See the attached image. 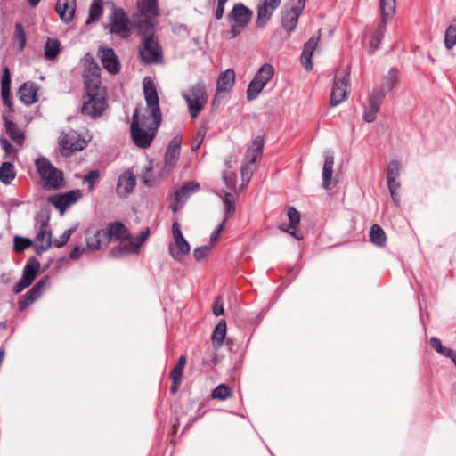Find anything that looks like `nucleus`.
<instances>
[{
  "mask_svg": "<svg viewBox=\"0 0 456 456\" xmlns=\"http://www.w3.org/2000/svg\"><path fill=\"white\" fill-rule=\"evenodd\" d=\"M149 236V230L140 232L137 237H131L126 227L119 222L110 224L106 228L98 229L91 227L86 233L88 252H93L105 248L112 240L118 244L110 249L112 257L118 258L125 256L138 253L140 248Z\"/></svg>",
  "mask_w": 456,
  "mask_h": 456,
  "instance_id": "obj_1",
  "label": "nucleus"
},
{
  "mask_svg": "<svg viewBox=\"0 0 456 456\" xmlns=\"http://www.w3.org/2000/svg\"><path fill=\"white\" fill-rule=\"evenodd\" d=\"M142 86L146 106L135 110L131 123V136L135 145L147 148L161 123V112L157 89L151 77H144Z\"/></svg>",
  "mask_w": 456,
  "mask_h": 456,
  "instance_id": "obj_2",
  "label": "nucleus"
},
{
  "mask_svg": "<svg viewBox=\"0 0 456 456\" xmlns=\"http://www.w3.org/2000/svg\"><path fill=\"white\" fill-rule=\"evenodd\" d=\"M84 73L86 94L82 106V113L92 117H100L106 109V92L101 86L100 69L93 61Z\"/></svg>",
  "mask_w": 456,
  "mask_h": 456,
  "instance_id": "obj_3",
  "label": "nucleus"
},
{
  "mask_svg": "<svg viewBox=\"0 0 456 456\" xmlns=\"http://www.w3.org/2000/svg\"><path fill=\"white\" fill-rule=\"evenodd\" d=\"M145 29L140 26V32L142 34V45L140 49L142 61L147 64L162 61V50L159 43L153 37V23L145 21Z\"/></svg>",
  "mask_w": 456,
  "mask_h": 456,
  "instance_id": "obj_4",
  "label": "nucleus"
},
{
  "mask_svg": "<svg viewBox=\"0 0 456 456\" xmlns=\"http://www.w3.org/2000/svg\"><path fill=\"white\" fill-rule=\"evenodd\" d=\"M190 115L192 119H195L199 113L203 110L208 102V94L205 86L202 84H195L190 86L186 91L182 93Z\"/></svg>",
  "mask_w": 456,
  "mask_h": 456,
  "instance_id": "obj_5",
  "label": "nucleus"
},
{
  "mask_svg": "<svg viewBox=\"0 0 456 456\" xmlns=\"http://www.w3.org/2000/svg\"><path fill=\"white\" fill-rule=\"evenodd\" d=\"M36 167L44 182V187L48 189H59L62 186V172L55 168L47 159H37L36 160Z\"/></svg>",
  "mask_w": 456,
  "mask_h": 456,
  "instance_id": "obj_6",
  "label": "nucleus"
},
{
  "mask_svg": "<svg viewBox=\"0 0 456 456\" xmlns=\"http://www.w3.org/2000/svg\"><path fill=\"white\" fill-rule=\"evenodd\" d=\"M264 148V139L257 136L248 147L244 160L241 165L242 181L247 183L251 179L255 172V163L261 157Z\"/></svg>",
  "mask_w": 456,
  "mask_h": 456,
  "instance_id": "obj_7",
  "label": "nucleus"
},
{
  "mask_svg": "<svg viewBox=\"0 0 456 456\" xmlns=\"http://www.w3.org/2000/svg\"><path fill=\"white\" fill-rule=\"evenodd\" d=\"M349 72L347 69L336 71L330 92V105L335 107L344 102L349 94Z\"/></svg>",
  "mask_w": 456,
  "mask_h": 456,
  "instance_id": "obj_8",
  "label": "nucleus"
},
{
  "mask_svg": "<svg viewBox=\"0 0 456 456\" xmlns=\"http://www.w3.org/2000/svg\"><path fill=\"white\" fill-rule=\"evenodd\" d=\"M305 6V0H290L281 11V26L289 33L294 31Z\"/></svg>",
  "mask_w": 456,
  "mask_h": 456,
  "instance_id": "obj_9",
  "label": "nucleus"
},
{
  "mask_svg": "<svg viewBox=\"0 0 456 456\" xmlns=\"http://www.w3.org/2000/svg\"><path fill=\"white\" fill-rule=\"evenodd\" d=\"M273 72L274 70L271 64L265 63L261 66L248 87L247 97L249 101L255 100L258 96L273 77Z\"/></svg>",
  "mask_w": 456,
  "mask_h": 456,
  "instance_id": "obj_10",
  "label": "nucleus"
},
{
  "mask_svg": "<svg viewBox=\"0 0 456 456\" xmlns=\"http://www.w3.org/2000/svg\"><path fill=\"white\" fill-rule=\"evenodd\" d=\"M174 242L169 245L170 255L177 261H181L191 249L190 244L182 234L181 225L175 222L172 225Z\"/></svg>",
  "mask_w": 456,
  "mask_h": 456,
  "instance_id": "obj_11",
  "label": "nucleus"
},
{
  "mask_svg": "<svg viewBox=\"0 0 456 456\" xmlns=\"http://www.w3.org/2000/svg\"><path fill=\"white\" fill-rule=\"evenodd\" d=\"M59 144L62 155L69 156L76 151L83 150L86 146L87 141L76 131L71 130L60 136Z\"/></svg>",
  "mask_w": 456,
  "mask_h": 456,
  "instance_id": "obj_12",
  "label": "nucleus"
},
{
  "mask_svg": "<svg viewBox=\"0 0 456 456\" xmlns=\"http://www.w3.org/2000/svg\"><path fill=\"white\" fill-rule=\"evenodd\" d=\"M281 0H259L257 5L256 25L260 28L266 27L273 12L281 5Z\"/></svg>",
  "mask_w": 456,
  "mask_h": 456,
  "instance_id": "obj_13",
  "label": "nucleus"
},
{
  "mask_svg": "<svg viewBox=\"0 0 456 456\" xmlns=\"http://www.w3.org/2000/svg\"><path fill=\"white\" fill-rule=\"evenodd\" d=\"M128 18L121 9H114L110 15V32L126 38L129 35Z\"/></svg>",
  "mask_w": 456,
  "mask_h": 456,
  "instance_id": "obj_14",
  "label": "nucleus"
},
{
  "mask_svg": "<svg viewBox=\"0 0 456 456\" xmlns=\"http://www.w3.org/2000/svg\"><path fill=\"white\" fill-rule=\"evenodd\" d=\"M137 8L140 12V16L136 20L138 28L140 29L142 25L143 29H145V21L152 22L151 19L159 15L157 2L156 0H138Z\"/></svg>",
  "mask_w": 456,
  "mask_h": 456,
  "instance_id": "obj_15",
  "label": "nucleus"
},
{
  "mask_svg": "<svg viewBox=\"0 0 456 456\" xmlns=\"http://www.w3.org/2000/svg\"><path fill=\"white\" fill-rule=\"evenodd\" d=\"M386 95V92L382 90H373L369 97L368 105L363 112V120L371 123L376 119L377 113L379 110L382 100Z\"/></svg>",
  "mask_w": 456,
  "mask_h": 456,
  "instance_id": "obj_16",
  "label": "nucleus"
},
{
  "mask_svg": "<svg viewBox=\"0 0 456 456\" xmlns=\"http://www.w3.org/2000/svg\"><path fill=\"white\" fill-rule=\"evenodd\" d=\"M253 12L243 4H236L232 12L228 14L230 23H236L247 27L250 22Z\"/></svg>",
  "mask_w": 456,
  "mask_h": 456,
  "instance_id": "obj_17",
  "label": "nucleus"
},
{
  "mask_svg": "<svg viewBox=\"0 0 456 456\" xmlns=\"http://www.w3.org/2000/svg\"><path fill=\"white\" fill-rule=\"evenodd\" d=\"M99 57L102 66L111 74H116L120 69V63L117 55L111 48L101 47L99 50Z\"/></svg>",
  "mask_w": 456,
  "mask_h": 456,
  "instance_id": "obj_18",
  "label": "nucleus"
},
{
  "mask_svg": "<svg viewBox=\"0 0 456 456\" xmlns=\"http://www.w3.org/2000/svg\"><path fill=\"white\" fill-rule=\"evenodd\" d=\"M181 144L182 137L175 136L167 146L165 156V167L168 170H170L179 159Z\"/></svg>",
  "mask_w": 456,
  "mask_h": 456,
  "instance_id": "obj_19",
  "label": "nucleus"
},
{
  "mask_svg": "<svg viewBox=\"0 0 456 456\" xmlns=\"http://www.w3.org/2000/svg\"><path fill=\"white\" fill-rule=\"evenodd\" d=\"M135 184V175L130 171H126L118 178L117 192L120 197L126 198L133 191Z\"/></svg>",
  "mask_w": 456,
  "mask_h": 456,
  "instance_id": "obj_20",
  "label": "nucleus"
},
{
  "mask_svg": "<svg viewBox=\"0 0 456 456\" xmlns=\"http://www.w3.org/2000/svg\"><path fill=\"white\" fill-rule=\"evenodd\" d=\"M76 8V0H58L55 6L60 19L64 23H69L73 20Z\"/></svg>",
  "mask_w": 456,
  "mask_h": 456,
  "instance_id": "obj_21",
  "label": "nucleus"
},
{
  "mask_svg": "<svg viewBox=\"0 0 456 456\" xmlns=\"http://www.w3.org/2000/svg\"><path fill=\"white\" fill-rule=\"evenodd\" d=\"M234 81L235 73L233 69H228L225 71L222 72L217 79L216 97H218L222 94L230 91L234 86Z\"/></svg>",
  "mask_w": 456,
  "mask_h": 456,
  "instance_id": "obj_22",
  "label": "nucleus"
},
{
  "mask_svg": "<svg viewBox=\"0 0 456 456\" xmlns=\"http://www.w3.org/2000/svg\"><path fill=\"white\" fill-rule=\"evenodd\" d=\"M320 39V31L316 36H313L305 44L302 54H301V61L302 65L306 70H311L313 69V64L311 61V57L313 53L319 42Z\"/></svg>",
  "mask_w": 456,
  "mask_h": 456,
  "instance_id": "obj_23",
  "label": "nucleus"
},
{
  "mask_svg": "<svg viewBox=\"0 0 456 456\" xmlns=\"http://www.w3.org/2000/svg\"><path fill=\"white\" fill-rule=\"evenodd\" d=\"M37 273V266L29 265L24 269L21 279L13 286V292L20 293L24 289L28 287L35 280Z\"/></svg>",
  "mask_w": 456,
  "mask_h": 456,
  "instance_id": "obj_24",
  "label": "nucleus"
},
{
  "mask_svg": "<svg viewBox=\"0 0 456 456\" xmlns=\"http://www.w3.org/2000/svg\"><path fill=\"white\" fill-rule=\"evenodd\" d=\"M334 159L331 155H326L322 167V186L329 190L336 185V181L332 180Z\"/></svg>",
  "mask_w": 456,
  "mask_h": 456,
  "instance_id": "obj_25",
  "label": "nucleus"
},
{
  "mask_svg": "<svg viewBox=\"0 0 456 456\" xmlns=\"http://www.w3.org/2000/svg\"><path fill=\"white\" fill-rule=\"evenodd\" d=\"M20 100L27 105L37 102V89L33 85L23 84L19 90Z\"/></svg>",
  "mask_w": 456,
  "mask_h": 456,
  "instance_id": "obj_26",
  "label": "nucleus"
},
{
  "mask_svg": "<svg viewBox=\"0 0 456 456\" xmlns=\"http://www.w3.org/2000/svg\"><path fill=\"white\" fill-rule=\"evenodd\" d=\"M52 245V235L51 232L46 230H41L37 238L35 244V250L37 254H41L48 249Z\"/></svg>",
  "mask_w": 456,
  "mask_h": 456,
  "instance_id": "obj_27",
  "label": "nucleus"
},
{
  "mask_svg": "<svg viewBox=\"0 0 456 456\" xmlns=\"http://www.w3.org/2000/svg\"><path fill=\"white\" fill-rule=\"evenodd\" d=\"M200 189V184L195 182H189L184 183L176 192H175V201L176 203L183 204L189 196L197 191Z\"/></svg>",
  "mask_w": 456,
  "mask_h": 456,
  "instance_id": "obj_28",
  "label": "nucleus"
},
{
  "mask_svg": "<svg viewBox=\"0 0 456 456\" xmlns=\"http://www.w3.org/2000/svg\"><path fill=\"white\" fill-rule=\"evenodd\" d=\"M4 126L7 134L11 137L13 142L22 146L25 141L24 133L11 120L5 119Z\"/></svg>",
  "mask_w": 456,
  "mask_h": 456,
  "instance_id": "obj_29",
  "label": "nucleus"
},
{
  "mask_svg": "<svg viewBox=\"0 0 456 456\" xmlns=\"http://www.w3.org/2000/svg\"><path fill=\"white\" fill-rule=\"evenodd\" d=\"M10 92H11V74L7 67L4 69L1 79V94L4 103L10 104Z\"/></svg>",
  "mask_w": 456,
  "mask_h": 456,
  "instance_id": "obj_30",
  "label": "nucleus"
},
{
  "mask_svg": "<svg viewBox=\"0 0 456 456\" xmlns=\"http://www.w3.org/2000/svg\"><path fill=\"white\" fill-rule=\"evenodd\" d=\"M395 0H379V7L383 22L387 23L395 12Z\"/></svg>",
  "mask_w": 456,
  "mask_h": 456,
  "instance_id": "obj_31",
  "label": "nucleus"
},
{
  "mask_svg": "<svg viewBox=\"0 0 456 456\" xmlns=\"http://www.w3.org/2000/svg\"><path fill=\"white\" fill-rule=\"evenodd\" d=\"M226 335V322L224 320L219 322L212 333V344L215 348H219Z\"/></svg>",
  "mask_w": 456,
  "mask_h": 456,
  "instance_id": "obj_32",
  "label": "nucleus"
},
{
  "mask_svg": "<svg viewBox=\"0 0 456 456\" xmlns=\"http://www.w3.org/2000/svg\"><path fill=\"white\" fill-rule=\"evenodd\" d=\"M61 51V42L56 38H48L45 44V57L54 60Z\"/></svg>",
  "mask_w": 456,
  "mask_h": 456,
  "instance_id": "obj_33",
  "label": "nucleus"
},
{
  "mask_svg": "<svg viewBox=\"0 0 456 456\" xmlns=\"http://www.w3.org/2000/svg\"><path fill=\"white\" fill-rule=\"evenodd\" d=\"M387 24V23L383 22V18L381 17L380 24L379 25L378 28L374 31L370 40V51L373 52L379 47L384 37Z\"/></svg>",
  "mask_w": 456,
  "mask_h": 456,
  "instance_id": "obj_34",
  "label": "nucleus"
},
{
  "mask_svg": "<svg viewBox=\"0 0 456 456\" xmlns=\"http://www.w3.org/2000/svg\"><path fill=\"white\" fill-rule=\"evenodd\" d=\"M370 241L378 247H382L386 243V234L382 228L378 224H373L370 232Z\"/></svg>",
  "mask_w": 456,
  "mask_h": 456,
  "instance_id": "obj_35",
  "label": "nucleus"
},
{
  "mask_svg": "<svg viewBox=\"0 0 456 456\" xmlns=\"http://www.w3.org/2000/svg\"><path fill=\"white\" fill-rule=\"evenodd\" d=\"M398 81V70L396 69H391L386 77H384V85L382 88H377L376 90H382L383 92L388 93L396 85Z\"/></svg>",
  "mask_w": 456,
  "mask_h": 456,
  "instance_id": "obj_36",
  "label": "nucleus"
},
{
  "mask_svg": "<svg viewBox=\"0 0 456 456\" xmlns=\"http://www.w3.org/2000/svg\"><path fill=\"white\" fill-rule=\"evenodd\" d=\"M15 177L13 165L4 162L0 167V181L5 184L10 183Z\"/></svg>",
  "mask_w": 456,
  "mask_h": 456,
  "instance_id": "obj_37",
  "label": "nucleus"
},
{
  "mask_svg": "<svg viewBox=\"0 0 456 456\" xmlns=\"http://www.w3.org/2000/svg\"><path fill=\"white\" fill-rule=\"evenodd\" d=\"M211 396L215 400L224 401L232 396V390L228 386L220 384L212 391Z\"/></svg>",
  "mask_w": 456,
  "mask_h": 456,
  "instance_id": "obj_38",
  "label": "nucleus"
},
{
  "mask_svg": "<svg viewBox=\"0 0 456 456\" xmlns=\"http://www.w3.org/2000/svg\"><path fill=\"white\" fill-rule=\"evenodd\" d=\"M102 0H94V3L91 4L90 12H89V18L86 20V23L89 24L91 22H94L99 19V17L102 13Z\"/></svg>",
  "mask_w": 456,
  "mask_h": 456,
  "instance_id": "obj_39",
  "label": "nucleus"
},
{
  "mask_svg": "<svg viewBox=\"0 0 456 456\" xmlns=\"http://www.w3.org/2000/svg\"><path fill=\"white\" fill-rule=\"evenodd\" d=\"M223 200V202L225 206V217L228 218L232 215H233L235 211V198L232 193L226 192L224 195H220Z\"/></svg>",
  "mask_w": 456,
  "mask_h": 456,
  "instance_id": "obj_40",
  "label": "nucleus"
},
{
  "mask_svg": "<svg viewBox=\"0 0 456 456\" xmlns=\"http://www.w3.org/2000/svg\"><path fill=\"white\" fill-rule=\"evenodd\" d=\"M444 44L448 50L456 45V25L452 24L446 29Z\"/></svg>",
  "mask_w": 456,
  "mask_h": 456,
  "instance_id": "obj_41",
  "label": "nucleus"
},
{
  "mask_svg": "<svg viewBox=\"0 0 456 456\" xmlns=\"http://www.w3.org/2000/svg\"><path fill=\"white\" fill-rule=\"evenodd\" d=\"M82 197V192L80 190H74V191H70L69 192H66V193H61V194H59V200L61 199L62 200H65V201L67 202L68 206L69 207L70 205L76 203L80 198Z\"/></svg>",
  "mask_w": 456,
  "mask_h": 456,
  "instance_id": "obj_42",
  "label": "nucleus"
},
{
  "mask_svg": "<svg viewBox=\"0 0 456 456\" xmlns=\"http://www.w3.org/2000/svg\"><path fill=\"white\" fill-rule=\"evenodd\" d=\"M206 134H207V127L205 126H201L198 129V131L195 134V137L192 141L191 147L192 151H196L197 150H199L201 143L203 142Z\"/></svg>",
  "mask_w": 456,
  "mask_h": 456,
  "instance_id": "obj_43",
  "label": "nucleus"
},
{
  "mask_svg": "<svg viewBox=\"0 0 456 456\" xmlns=\"http://www.w3.org/2000/svg\"><path fill=\"white\" fill-rule=\"evenodd\" d=\"M401 165L398 161L393 160L388 164L387 167V180H395L400 175Z\"/></svg>",
  "mask_w": 456,
  "mask_h": 456,
  "instance_id": "obj_44",
  "label": "nucleus"
},
{
  "mask_svg": "<svg viewBox=\"0 0 456 456\" xmlns=\"http://www.w3.org/2000/svg\"><path fill=\"white\" fill-rule=\"evenodd\" d=\"M14 37L19 42L20 51H22L26 45V34L22 25L19 22L15 25Z\"/></svg>",
  "mask_w": 456,
  "mask_h": 456,
  "instance_id": "obj_45",
  "label": "nucleus"
},
{
  "mask_svg": "<svg viewBox=\"0 0 456 456\" xmlns=\"http://www.w3.org/2000/svg\"><path fill=\"white\" fill-rule=\"evenodd\" d=\"M288 217L289 220V228L295 230L300 223L299 212L294 208H289L288 210Z\"/></svg>",
  "mask_w": 456,
  "mask_h": 456,
  "instance_id": "obj_46",
  "label": "nucleus"
},
{
  "mask_svg": "<svg viewBox=\"0 0 456 456\" xmlns=\"http://www.w3.org/2000/svg\"><path fill=\"white\" fill-rule=\"evenodd\" d=\"M31 244L32 241L29 239L19 236H15L14 238V249L17 252L23 251L24 249L29 248Z\"/></svg>",
  "mask_w": 456,
  "mask_h": 456,
  "instance_id": "obj_47",
  "label": "nucleus"
},
{
  "mask_svg": "<svg viewBox=\"0 0 456 456\" xmlns=\"http://www.w3.org/2000/svg\"><path fill=\"white\" fill-rule=\"evenodd\" d=\"M224 181L225 186L229 190H234L236 186L237 175L233 171H226L224 173Z\"/></svg>",
  "mask_w": 456,
  "mask_h": 456,
  "instance_id": "obj_48",
  "label": "nucleus"
},
{
  "mask_svg": "<svg viewBox=\"0 0 456 456\" xmlns=\"http://www.w3.org/2000/svg\"><path fill=\"white\" fill-rule=\"evenodd\" d=\"M211 246L198 247L193 251V256L197 261L205 259L211 253Z\"/></svg>",
  "mask_w": 456,
  "mask_h": 456,
  "instance_id": "obj_49",
  "label": "nucleus"
},
{
  "mask_svg": "<svg viewBox=\"0 0 456 456\" xmlns=\"http://www.w3.org/2000/svg\"><path fill=\"white\" fill-rule=\"evenodd\" d=\"M49 201L57 208L61 211V213L62 214L65 209L67 208H69L67 202L65 201V200H59V194L58 195H55V196H53V197H50L49 198Z\"/></svg>",
  "mask_w": 456,
  "mask_h": 456,
  "instance_id": "obj_50",
  "label": "nucleus"
},
{
  "mask_svg": "<svg viewBox=\"0 0 456 456\" xmlns=\"http://www.w3.org/2000/svg\"><path fill=\"white\" fill-rule=\"evenodd\" d=\"M74 231H75L74 228L66 230L61 236L60 240H56L54 241V245L57 248H61V247L64 246L69 240V238H70L71 234L74 232Z\"/></svg>",
  "mask_w": 456,
  "mask_h": 456,
  "instance_id": "obj_51",
  "label": "nucleus"
},
{
  "mask_svg": "<svg viewBox=\"0 0 456 456\" xmlns=\"http://www.w3.org/2000/svg\"><path fill=\"white\" fill-rule=\"evenodd\" d=\"M212 310H213L214 314L216 316L224 314V304L220 297L216 298L213 307H212Z\"/></svg>",
  "mask_w": 456,
  "mask_h": 456,
  "instance_id": "obj_52",
  "label": "nucleus"
},
{
  "mask_svg": "<svg viewBox=\"0 0 456 456\" xmlns=\"http://www.w3.org/2000/svg\"><path fill=\"white\" fill-rule=\"evenodd\" d=\"M98 177H99V173L97 171H91L85 176L84 182L87 183L89 184V189L92 190L94 188V183Z\"/></svg>",
  "mask_w": 456,
  "mask_h": 456,
  "instance_id": "obj_53",
  "label": "nucleus"
},
{
  "mask_svg": "<svg viewBox=\"0 0 456 456\" xmlns=\"http://www.w3.org/2000/svg\"><path fill=\"white\" fill-rule=\"evenodd\" d=\"M50 285V279L48 277H45L38 282H37L34 285V289H37V291L40 293V295L43 293L45 288H47Z\"/></svg>",
  "mask_w": 456,
  "mask_h": 456,
  "instance_id": "obj_54",
  "label": "nucleus"
},
{
  "mask_svg": "<svg viewBox=\"0 0 456 456\" xmlns=\"http://www.w3.org/2000/svg\"><path fill=\"white\" fill-rule=\"evenodd\" d=\"M183 369H179L177 367H175L173 370L171 371L170 378L173 380L174 383H179L181 380V378L183 376Z\"/></svg>",
  "mask_w": 456,
  "mask_h": 456,
  "instance_id": "obj_55",
  "label": "nucleus"
},
{
  "mask_svg": "<svg viewBox=\"0 0 456 456\" xmlns=\"http://www.w3.org/2000/svg\"><path fill=\"white\" fill-rule=\"evenodd\" d=\"M85 252H88L87 249H86V247L84 248H81V247H76L75 248H73L69 254V257L71 259H78L83 253Z\"/></svg>",
  "mask_w": 456,
  "mask_h": 456,
  "instance_id": "obj_56",
  "label": "nucleus"
},
{
  "mask_svg": "<svg viewBox=\"0 0 456 456\" xmlns=\"http://www.w3.org/2000/svg\"><path fill=\"white\" fill-rule=\"evenodd\" d=\"M387 187H388L390 194H394V193L397 192V191L399 190V188L401 186L400 182H398L397 179L393 180V181L387 180Z\"/></svg>",
  "mask_w": 456,
  "mask_h": 456,
  "instance_id": "obj_57",
  "label": "nucleus"
},
{
  "mask_svg": "<svg viewBox=\"0 0 456 456\" xmlns=\"http://www.w3.org/2000/svg\"><path fill=\"white\" fill-rule=\"evenodd\" d=\"M34 301L26 294L19 302V306L20 310L26 309Z\"/></svg>",
  "mask_w": 456,
  "mask_h": 456,
  "instance_id": "obj_58",
  "label": "nucleus"
},
{
  "mask_svg": "<svg viewBox=\"0 0 456 456\" xmlns=\"http://www.w3.org/2000/svg\"><path fill=\"white\" fill-rule=\"evenodd\" d=\"M146 170V173L142 176V182L147 185V186H151L153 184V180L150 177V175H148L151 170V167H147L145 168Z\"/></svg>",
  "mask_w": 456,
  "mask_h": 456,
  "instance_id": "obj_59",
  "label": "nucleus"
},
{
  "mask_svg": "<svg viewBox=\"0 0 456 456\" xmlns=\"http://www.w3.org/2000/svg\"><path fill=\"white\" fill-rule=\"evenodd\" d=\"M244 28V26H240L239 24L236 23H231V34L232 37L240 34Z\"/></svg>",
  "mask_w": 456,
  "mask_h": 456,
  "instance_id": "obj_60",
  "label": "nucleus"
},
{
  "mask_svg": "<svg viewBox=\"0 0 456 456\" xmlns=\"http://www.w3.org/2000/svg\"><path fill=\"white\" fill-rule=\"evenodd\" d=\"M430 345L437 351L439 352V350L442 349V347L444 346L441 343V340L437 338H430Z\"/></svg>",
  "mask_w": 456,
  "mask_h": 456,
  "instance_id": "obj_61",
  "label": "nucleus"
},
{
  "mask_svg": "<svg viewBox=\"0 0 456 456\" xmlns=\"http://www.w3.org/2000/svg\"><path fill=\"white\" fill-rule=\"evenodd\" d=\"M0 144L6 153H11L12 146L6 139H0Z\"/></svg>",
  "mask_w": 456,
  "mask_h": 456,
  "instance_id": "obj_62",
  "label": "nucleus"
},
{
  "mask_svg": "<svg viewBox=\"0 0 456 456\" xmlns=\"http://www.w3.org/2000/svg\"><path fill=\"white\" fill-rule=\"evenodd\" d=\"M439 354L446 356V357H449V358H452V355L456 353L455 351H453L452 349L451 348H447L445 346H443L441 350H439L438 352Z\"/></svg>",
  "mask_w": 456,
  "mask_h": 456,
  "instance_id": "obj_63",
  "label": "nucleus"
},
{
  "mask_svg": "<svg viewBox=\"0 0 456 456\" xmlns=\"http://www.w3.org/2000/svg\"><path fill=\"white\" fill-rule=\"evenodd\" d=\"M26 294L32 299V301H36L41 296L40 293L37 291V289L34 288H32Z\"/></svg>",
  "mask_w": 456,
  "mask_h": 456,
  "instance_id": "obj_64",
  "label": "nucleus"
}]
</instances>
